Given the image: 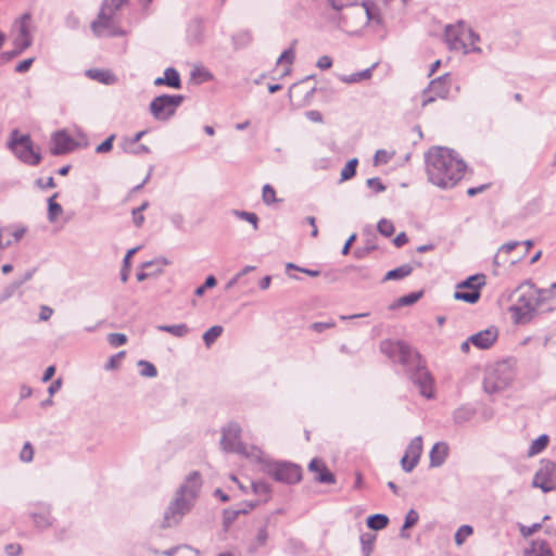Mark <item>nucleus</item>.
Returning a JSON list of instances; mask_svg holds the SVG:
<instances>
[{"label":"nucleus","mask_w":556,"mask_h":556,"mask_svg":"<svg viewBox=\"0 0 556 556\" xmlns=\"http://www.w3.org/2000/svg\"><path fill=\"white\" fill-rule=\"evenodd\" d=\"M159 331L168 332L177 338H182L189 333V328L186 324L178 325H160Z\"/></svg>","instance_id":"obj_29"},{"label":"nucleus","mask_w":556,"mask_h":556,"mask_svg":"<svg viewBox=\"0 0 556 556\" xmlns=\"http://www.w3.org/2000/svg\"><path fill=\"white\" fill-rule=\"evenodd\" d=\"M203 37V26L200 21H193L188 27V38L191 42L199 43Z\"/></svg>","instance_id":"obj_32"},{"label":"nucleus","mask_w":556,"mask_h":556,"mask_svg":"<svg viewBox=\"0 0 556 556\" xmlns=\"http://www.w3.org/2000/svg\"><path fill=\"white\" fill-rule=\"evenodd\" d=\"M357 164H358L357 159L350 160L341 170L340 180L345 181V180L353 178L356 174Z\"/></svg>","instance_id":"obj_37"},{"label":"nucleus","mask_w":556,"mask_h":556,"mask_svg":"<svg viewBox=\"0 0 556 556\" xmlns=\"http://www.w3.org/2000/svg\"><path fill=\"white\" fill-rule=\"evenodd\" d=\"M554 462L542 460L541 467L534 473L532 486L541 489L544 493L556 491V478H554Z\"/></svg>","instance_id":"obj_15"},{"label":"nucleus","mask_w":556,"mask_h":556,"mask_svg":"<svg viewBox=\"0 0 556 556\" xmlns=\"http://www.w3.org/2000/svg\"><path fill=\"white\" fill-rule=\"evenodd\" d=\"M36 528L46 530L52 526L51 508L47 504H37L30 513Z\"/></svg>","instance_id":"obj_18"},{"label":"nucleus","mask_w":556,"mask_h":556,"mask_svg":"<svg viewBox=\"0 0 556 556\" xmlns=\"http://www.w3.org/2000/svg\"><path fill=\"white\" fill-rule=\"evenodd\" d=\"M308 469L311 471L317 472V476L315 477V479H316V481H318L320 483H334L336 482L334 475L328 470V468L321 460H319L317 458H314L311 460V463L308 465Z\"/></svg>","instance_id":"obj_20"},{"label":"nucleus","mask_w":556,"mask_h":556,"mask_svg":"<svg viewBox=\"0 0 556 556\" xmlns=\"http://www.w3.org/2000/svg\"><path fill=\"white\" fill-rule=\"evenodd\" d=\"M444 39L450 50L463 51L465 54L469 52H481L480 47L476 46L480 40L479 35L467 27L462 21L455 25H447L445 27Z\"/></svg>","instance_id":"obj_7"},{"label":"nucleus","mask_w":556,"mask_h":556,"mask_svg":"<svg viewBox=\"0 0 556 556\" xmlns=\"http://www.w3.org/2000/svg\"><path fill=\"white\" fill-rule=\"evenodd\" d=\"M476 415V409L471 406H462L454 410L453 420L457 425L465 424Z\"/></svg>","instance_id":"obj_25"},{"label":"nucleus","mask_w":556,"mask_h":556,"mask_svg":"<svg viewBox=\"0 0 556 556\" xmlns=\"http://www.w3.org/2000/svg\"><path fill=\"white\" fill-rule=\"evenodd\" d=\"M169 219L176 229L184 230L185 218L180 213L173 214Z\"/></svg>","instance_id":"obj_61"},{"label":"nucleus","mask_w":556,"mask_h":556,"mask_svg":"<svg viewBox=\"0 0 556 556\" xmlns=\"http://www.w3.org/2000/svg\"><path fill=\"white\" fill-rule=\"evenodd\" d=\"M448 456V445L445 442H437L430 453V467L442 466Z\"/></svg>","instance_id":"obj_22"},{"label":"nucleus","mask_w":556,"mask_h":556,"mask_svg":"<svg viewBox=\"0 0 556 556\" xmlns=\"http://www.w3.org/2000/svg\"><path fill=\"white\" fill-rule=\"evenodd\" d=\"M268 540V533L265 527L261 528L256 534L255 540L249 545L248 551L251 554L257 552V549L266 544Z\"/></svg>","instance_id":"obj_33"},{"label":"nucleus","mask_w":556,"mask_h":556,"mask_svg":"<svg viewBox=\"0 0 556 556\" xmlns=\"http://www.w3.org/2000/svg\"><path fill=\"white\" fill-rule=\"evenodd\" d=\"M485 285V276L476 274L457 285L454 293L456 300H460L470 304L478 302L480 299V289Z\"/></svg>","instance_id":"obj_11"},{"label":"nucleus","mask_w":556,"mask_h":556,"mask_svg":"<svg viewBox=\"0 0 556 556\" xmlns=\"http://www.w3.org/2000/svg\"><path fill=\"white\" fill-rule=\"evenodd\" d=\"M222 326H213L206 330L203 334V341L207 348H210L223 333Z\"/></svg>","instance_id":"obj_35"},{"label":"nucleus","mask_w":556,"mask_h":556,"mask_svg":"<svg viewBox=\"0 0 556 556\" xmlns=\"http://www.w3.org/2000/svg\"><path fill=\"white\" fill-rule=\"evenodd\" d=\"M138 367L140 368V375L142 377L154 378L157 376L156 367L148 361H139Z\"/></svg>","instance_id":"obj_38"},{"label":"nucleus","mask_w":556,"mask_h":556,"mask_svg":"<svg viewBox=\"0 0 556 556\" xmlns=\"http://www.w3.org/2000/svg\"><path fill=\"white\" fill-rule=\"evenodd\" d=\"M72 138L64 131H56L51 139L50 151L53 155H61L72 150Z\"/></svg>","instance_id":"obj_19"},{"label":"nucleus","mask_w":556,"mask_h":556,"mask_svg":"<svg viewBox=\"0 0 556 556\" xmlns=\"http://www.w3.org/2000/svg\"><path fill=\"white\" fill-rule=\"evenodd\" d=\"M523 556H554L548 543L544 540H533Z\"/></svg>","instance_id":"obj_23"},{"label":"nucleus","mask_w":556,"mask_h":556,"mask_svg":"<svg viewBox=\"0 0 556 556\" xmlns=\"http://www.w3.org/2000/svg\"><path fill=\"white\" fill-rule=\"evenodd\" d=\"M202 486V478L199 471L190 472L175 493L173 501L164 511L162 527L177 526L184 516L193 507Z\"/></svg>","instance_id":"obj_3"},{"label":"nucleus","mask_w":556,"mask_h":556,"mask_svg":"<svg viewBox=\"0 0 556 556\" xmlns=\"http://www.w3.org/2000/svg\"><path fill=\"white\" fill-rule=\"evenodd\" d=\"M184 100L185 97L182 94L157 96L150 102L149 112L154 119L167 122L175 115Z\"/></svg>","instance_id":"obj_9"},{"label":"nucleus","mask_w":556,"mask_h":556,"mask_svg":"<svg viewBox=\"0 0 556 556\" xmlns=\"http://www.w3.org/2000/svg\"><path fill=\"white\" fill-rule=\"evenodd\" d=\"M108 342L114 346L124 345L127 342V337L124 333H110L108 336Z\"/></svg>","instance_id":"obj_53"},{"label":"nucleus","mask_w":556,"mask_h":556,"mask_svg":"<svg viewBox=\"0 0 556 556\" xmlns=\"http://www.w3.org/2000/svg\"><path fill=\"white\" fill-rule=\"evenodd\" d=\"M343 16L345 18L363 17L365 16L366 23L372 28L378 29L382 27L383 20L380 10L370 2H363L359 7L346 8Z\"/></svg>","instance_id":"obj_12"},{"label":"nucleus","mask_w":556,"mask_h":556,"mask_svg":"<svg viewBox=\"0 0 556 556\" xmlns=\"http://www.w3.org/2000/svg\"><path fill=\"white\" fill-rule=\"evenodd\" d=\"M380 350L405 367L412 382L419 389L420 395L426 399L434 396V380L415 349L403 341L384 340L380 344Z\"/></svg>","instance_id":"obj_1"},{"label":"nucleus","mask_w":556,"mask_h":556,"mask_svg":"<svg viewBox=\"0 0 556 556\" xmlns=\"http://www.w3.org/2000/svg\"><path fill=\"white\" fill-rule=\"evenodd\" d=\"M148 131L147 130H141L139 132H137L134 137L131 138H128V137H125L123 138V140L121 141L119 143V147L122 148L123 151H130V148H132L134 146L137 144V142H139L141 140V138L147 134Z\"/></svg>","instance_id":"obj_39"},{"label":"nucleus","mask_w":556,"mask_h":556,"mask_svg":"<svg viewBox=\"0 0 556 556\" xmlns=\"http://www.w3.org/2000/svg\"><path fill=\"white\" fill-rule=\"evenodd\" d=\"M252 490L255 494L264 496L265 502L268 500L270 493V486L268 483L264 481H254L252 482Z\"/></svg>","instance_id":"obj_41"},{"label":"nucleus","mask_w":556,"mask_h":556,"mask_svg":"<svg viewBox=\"0 0 556 556\" xmlns=\"http://www.w3.org/2000/svg\"><path fill=\"white\" fill-rule=\"evenodd\" d=\"M472 532L473 530L471 526L464 525L459 527L454 536L455 543L457 545H462L465 542V540L472 534Z\"/></svg>","instance_id":"obj_43"},{"label":"nucleus","mask_w":556,"mask_h":556,"mask_svg":"<svg viewBox=\"0 0 556 556\" xmlns=\"http://www.w3.org/2000/svg\"><path fill=\"white\" fill-rule=\"evenodd\" d=\"M262 199H263V202L267 205H270V204L277 202L276 191L270 185L266 184L263 187Z\"/></svg>","instance_id":"obj_44"},{"label":"nucleus","mask_w":556,"mask_h":556,"mask_svg":"<svg viewBox=\"0 0 556 556\" xmlns=\"http://www.w3.org/2000/svg\"><path fill=\"white\" fill-rule=\"evenodd\" d=\"M217 283L216 278L213 275L206 277L204 285L198 287L194 291L197 296H202L205 293L206 289L215 287Z\"/></svg>","instance_id":"obj_51"},{"label":"nucleus","mask_w":556,"mask_h":556,"mask_svg":"<svg viewBox=\"0 0 556 556\" xmlns=\"http://www.w3.org/2000/svg\"><path fill=\"white\" fill-rule=\"evenodd\" d=\"M549 442V437L547 434H541L538 439H535L529 446L528 456L533 457L540 453H542Z\"/></svg>","instance_id":"obj_27"},{"label":"nucleus","mask_w":556,"mask_h":556,"mask_svg":"<svg viewBox=\"0 0 556 556\" xmlns=\"http://www.w3.org/2000/svg\"><path fill=\"white\" fill-rule=\"evenodd\" d=\"M114 139H115V135L112 134L102 143H100L96 148V152L99 153V154L110 152L112 150V148H113Z\"/></svg>","instance_id":"obj_54"},{"label":"nucleus","mask_w":556,"mask_h":556,"mask_svg":"<svg viewBox=\"0 0 556 556\" xmlns=\"http://www.w3.org/2000/svg\"><path fill=\"white\" fill-rule=\"evenodd\" d=\"M154 86H167L174 89H180L181 88V79L180 75L174 67H167L164 71L163 77H157L154 79Z\"/></svg>","instance_id":"obj_21"},{"label":"nucleus","mask_w":556,"mask_h":556,"mask_svg":"<svg viewBox=\"0 0 556 556\" xmlns=\"http://www.w3.org/2000/svg\"><path fill=\"white\" fill-rule=\"evenodd\" d=\"M29 20H30V15L28 13H25L21 16V18L18 21L20 31H18L17 36L23 37V38H31V36L29 34V29H28Z\"/></svg>","instance_id":"obj_48"},{"label":"nucleus","mask_w":556,"mask_h":556,"mask_svg":"<svg viewBox=\"0 0 556 556\" xmlns=\"http://www.w3.org/2000/svg\"><path fill=\"white\" fill-rule=\"evenodd\" d=\"M87 76L103 84H111L112 75L101 70H88Z\"/></svg>","instance_id":"obj_40"},{"label":"nucleus","mask_w":556,"mask_h":556,"mask_svg":"<svg viewBox=\"0 0 556 556\" xmlns=\"http://www.w3.org/2000/svg\"><path fill=\"white\" fill-rule=\"evenodd\" d=\"M417 465L418 464L408 458V456L403 455L401 466L405 472H412Z\"/></svg>","instance_id":"obj_62"},{"label":"nucleus","mask_w":556,"mask_h":556,"mask_svg":"<svg viewBox=\"0 0 556 556\" xmlns=\"http://www.w3.org/2000/svg\"><path fill=\"white\" fill-rule=\"evenodd\" d=\"M465 162L452 150L433 147L426 154L428 179L441 189H450L458 184L466 170Z\"/></svg>","instance_id":"obj_2"},{"label":"nucleus","mask_w":556,"mask_h":556,"mask_svg":"<svg viewBox=\"0 0 556 556\" xmlns=\"http://www.w3.org/2000/svg\"><path fill=\"white\" fill-rule=\"evenodd\" d=\"M542 525L540 522L533 523L531 526L520 525L519 530L522 536L528 538L539 531Z\"/></svg>","instance_id":"obj_56"},{"label":"nucleus","mask_w":556,"mask_h":556,"mask_svg":"<svg viewBox=\"0 0 556 556\" xmlns=\"http://www.w3.org/2000/svg\"><path fill=\"white\" fill-rule=\"evenodd\" d=\"M33 457H34V450H33V446L30 445V443H25V445L23 446L21 453H20V458L22 462H25V463H29L33 460Z\"/></svg>","instance_id":"obj_57"},{"label":"nucleus","mask_w":556,"mask_h":556,"mask_svg":"<svg viewBox=\"0 0 556 556\" xmlns=\"http://www.w3.org/2000/svg\"><path fill=\"white\" fill-rule=\"evenodd\" d=\"M257 505V502H242L237 506V508L240 510L241 515H247Z\"/></svg>","instance_id":"obj_64"},{"label":"nucleus","mask_w":556,"mask_h":556,"mask_svg":"<svg viewBox=\"0 0 556 556\" xmlns=\"http://www.w3.org/2000/svg\"><path fill=\"white\" fill-rule=\"evenodd\" d=\"M520 244V242L518 241H510V242H507V243H504L497 251V253L495 254L494 256V260H493V263L494 265L496 266H502L504 265L505 263H507V258L504 257V254H508L510 253L513 250H515L518 245Z\"/></svg>","instance_id":"obj_26"},{"label":"nucleus","mask_w":556,"mask_h":556,"mask_svg":"<svg viewBox=\"0 0 556 556\" xmlns=\"http://www.w3.org/2000/svg\"><path fill=\"white\" fill-rule=\"evenodd\" d=\"M371 77V68H366L364 71L353 73L351 75H343L340 79L345 84H354Z\"/></svg>","instance_id":"obj_34"},{"label":"nucleus","mask_w":556,"mask_h":556,"mask_svg":"<svg viewBox=\"0 0 556 556\" xmlns=\"http://www.w3.org/2000/svg\"><path fill=\"white\" fill-rule=\"evenodd\" d=\"M31 38H23L17 36L14 39L15 54H21L24 50L31 46Z\"/></svg>","instance_id":"obj_50"},{"label":"nucleus","mask_w":556,"mask_h":556,"mask_svg":"<svg viewBox=\"0 0 556 556\" xmlns=\"http://www.w3.org/2000/svg\"><path fill=\"white\" fill-rule=\"evenodd\" d=\"M451 77L450 74H444L440 77L432 79L421 93V106H426L429 103H432L438 98L445 99L447 98L451 89Z\"/></svg>","instance_id":"obj_13"},{"label":"nucleus","mask_w":556,"mask_h":556,"mask_svg":"<svg viewBox=\"0 0 556 556\" xmlns=\"http://www.w3.org/2000/svg\"><path fill=\"white\" fill-rule=\"evenodd\" d=\"M27 232V227L24 225L12 224L0 227V249L4 250L17 243L23 239Z\"/></svg>","instance_id":"obj_16"},{"label":"nucleus","mask_w":556,"mask_h":556,"mask_svg":"<svg viewBox=\"0 0 556 556\" xmlns=\"http://www.w3.org/2000/svg\"><path fill=\"white\" fill-rule=\"evenodd\" d=\"M220 446L225 452L237 453L261 464L267 463L262 450L242 443L241 427L237 422H229L222 429Z\"/></svg>","instance_id":"obj_6"},{"label":"nucleus","mask_w":556,"mask_h":556,"mask_svg":"<svg viewBox=\"0 0 556 556\" xmlns=\"http://www.w3.org/2000/svg\"><path fill=\"white\" fill-rule=\"evenodd\" d=\"M10 149L24 163L37 165L41 161V156L33 148L30 137L28 135H20L15 129L11 132L9 142Z\"/></svg>","instance_id":"obj_10"},{"label":"nucleus","mask_w":556,"mask_h":556,"mask_svg":"<svg viewBox=\"0 0 556 556\" xmlns=\"http://www.w3.org/2000/svg\"><path fill=\"white\" fill-rule=\"evenodd\" d=\"M128 0H104L97 20H94L90 27L97 37H122L126 31L122 29L117 20V11Z\"/></svg>","instance_id":"obj_5"},{"label":"nucleus","mask_w":556,"mask_h":556,"mask_svg":"<svg viewBox=\"0 0 556 556\" xmlns=\"http://www.w3.org/2000/svg\"><path fill=\"white\" fill-rule=\"evenodd\" d=\"M418 519H419V515L415 509H410L406 514L405 521H404L403 528L401 530V535L403 538H407V535L404 533V531L408 528L414 527L418 522Z\"/></svg>","instance_id":"obj_42"},{"label":"nucleus","mask_w":556,"mask_h":556,"mask_svg":"<svg viewBox=\"0 0 556 556\" xmlns=\"http://www.w3.org/2000/svg\"><path fill=\"white\" fill-rule=\"evenodd\" d=\"M377 228H378V231L387 238L391 237L394 232V226H393L392 222L384 219V218L379 220Z\"/></svg>","instance_id":"obj_47"},{"label":"nucleus","mask_w":556,"mask_h":556,"mask_svg":"<svg viewBox=\"0 0 556 556\" xmlns=\"http://www.w3.org/2000/svg\"><path fill=\"white\" fill-rule=\"evenodd\" d=\"M268 472L276 481L293 484L301 480L302 470L291 463H275L269 465Z\"/></svg>","instance_id":"obj_14"},{"label":"nucleus","mask_w":556,"mask_h":556,"mask_svg":"<svg viewBox=\"0 0 556 556\" xmlns=\"http://www.w3.org/2000/svg\"><path fill=\"white\" fill-rule=\"evenodd\" d=\"M65 26L70 29L78 28L79 18L74 13H68L65 17Z\"/></svg>","instance_id":"obj_63"},{"label":"nucleus","mask_w":556,"mask_h":556,"mask_svg":"<svg viewBox=\"0 0 556 556\" xmlns=\"http://www.w3.org/2000/svg\"><path fill=\"white\" fill-rule=\"evenodd\" d=\"M393 156V153L388 152L387 150L380 149L377 150L374 156V162L376 165L387 164Z\"/></svg>","instance_id":"obj_52"},{"label":"nucleus","mask_w":556,"mask_h":556,"mask_svg":"<svg viewBox=\"0 0 556 556\" xmlns=\"http://www.w3.org/2000/svg\"><path fill=\"white\" fill-rule=\"evenodd\" d=\"M58 195L59 193H54L48 199V220L50 223H54L63 212L62 206L55 202Z\"/></svg>","instance_id":"obj_30"},{"label":"nucleus","mask_w":556,"mask_h":556,"mask_svg":"<svg viewBox=\"0 0 556 556\" xmlns=\"http://www.w3.org/2000/svg\"><path fill=\"white\" fill-rule=\"evenodd\" d=\"M549 292H542L533 285L527 282L515 289L508 296L511 302L509 312L516 324L529 323L538 307L547 301Z\"/></svg>","instance_id":"obj_4"},{"label":"nucleus","mask_w":556,"mask_h":556,"mask_svg":"<svg viewBox=\"0 0 556 556\" xmlns=\"http://www.w3.org/2000/svg\"><path fill=\"white\" fill-rule=\"evenodd\" d=\"M498 331L495 327H489L469 337L471 344L478 349L485 350L491 348L497 340Z\"/></svg>","instance_id":"obj_17"},{"label":"nucleus","mask_w":556,"mask_h":556,"mask_svg":"<svg viewBox=\"0 0 556 556\" xmlns=\"http://www.w3.org/2000/svg\"><path fill=\"white\" fill-rule=\"evenodd\" d=\"M168 264H169V261L167 258L157 257L153 261H148V262L142 263L141 268L147 269V268L153 267L154 265L166 266Z\"/></svg>","instance_id":"obj_59"},{"label":"nucleus","mask_w":556,"mask_h":556,"mask_svg":"<svg viewBox=\"0 0 556 556\" xmlns=\"http://www.w3.org/2000/svg\"><path fill=\"white\" fill-rule=\"evenodd\" d=\"M422 453V438L420 435L414 438L406 447L405 456H408L415 463H419Z\"/></svg>","instance_id":"obj_24"},{"label":"nucleus","mask_w":556,"mask_h":556,"mask_svg":"<svg viewBox=\"0 0 556 556\" xmlns=\"http://www.w3.org/2000/svg\"><path fill=\"white\" fill-rule=\"evenodd\" d=\"M240 515H241V513L237 507L225 509L224 510V526L226 528H229Z\"/></svg>","instance_id":"obj_45"},{"label":"nucleus","mask_w":556,"mask_h":556,"mask_svg":"<svg viewBox=\"0 0 556 556\" xmlns=\"http://www.w3.org/2000/svg\"><path fill=\"white\" fill-rule=\"evenodd\" d=\"M376 535L372 533H363L361 535L362 552L364 556H370L374 549Z\"/></svg>","instance_id":"obj_36"},{"label":"nucleus","mask_w":556,"mask_h":556,"mask_svg":"<svg viewBox=\"0 0 556 556\" xmlns=\"http://www.w3.org/2000/svg\"><path fill=\"white\" fill-rule=\"evenodd\" d=\"M233 214L239 218L249 222L253 225V228L256 230L258 227V217L255 213L245 212V211H235Z\"/></svg>","instance_id":"obj_46"},{"label":"nucleus","mask_w":556,"mask_h":556,"mask_svg":"<svg viewBox=\"0 0 556 556\" xmlns=\"http://www.w3.org/2000/svg\"><path fill=\"white\" fill-rule=\"evenodd\" d=\"M412 271L413 266L409 264H404L400 267L389 270L384 276V280H400L409 276Z\"/></svg>","instance_id":"obj_28"},{"label":"nucleus","mask_w":556,"mask_h":556,"mask_svg":"<svg viewBox=\"0 0 556 556\" xmlns=\"http://www.w3.org/2000/svg\"><path fill=\"white\" fill-rule=\"evenodd\" d=\"M421 294H422L421 292H412L409 294L401 296L397 300V306H408V305H412V304L416 303L420 299Z\"/></svg>","instance_id":"obj_49"},{"label":"nucleus","mask_w":556,"mask_h":556,"mask_svg":"<svg viewBox=\"0 0 556 556\" xmlns=\"http://www.w3.org/2000/svg\"><path fill=\"white\" fill-rule=\"evenodd\" d=\"M389 523V518L383 514H375L367 518V527L371 530H382Z\"/></svg>","instance_id":"obj_31"},{"label":"nucleus","mask_w":556,"mask_h":556,"mask_svg":"<svg viewBox=\"0 0 556 556\" xmlns=\"http://www.w3.org/2000/svg\"><path fill=\"white\" fill-rule=\"evenodd\" d=\"M514 375L508 363L502 362L489 367L483 379V389L493 394L506 389L513 381Z\"/></svg>","instance_id":"obj_8"},{"label":"nucleus","mask_w":556,"mask_h":556,"mask_svg":"<svg viewBox=\"0 0 556 556\" xmlns=\"http://www.w3.org/2000/svg\"><path fill=\"white\" fill-rule=\"evenodd\" d=\"M8 556H20L22 553V546L17 543H10L4 547Z\"/></svg>","instance_id":"obj_60"},{"label":"nucleus","mask_w":556,"mask_h":556,"mask_svg":"<svg viewBox=\"0 0 556 556\" xmlns=\"http://www.w3.org/2000/svg\"><path fill=\"white\" fill-rule=\"evenodd\" d=\"M294 58L295 53L293 48H289L280 54V56L277 60V64L287 63L288 65H291L294 61Z\"/></svg>","instance_id":"obj_55"},{"label":"nucleus","mask_w":556,"mask_h":556,"mask_svg":"<svg viewBox=\"0 0 556 556\" xmlns=\"http://www.w3.org/2000/svg\"><path fill=\"white\" fill-rule=\"evenodd\" d=\"M367 186L372 189L375 192H382L386 190V186L382 184L381 179L378 177H372L367 179Z\"/></svg>","instance_id":"obj_58"}]
</instances>
